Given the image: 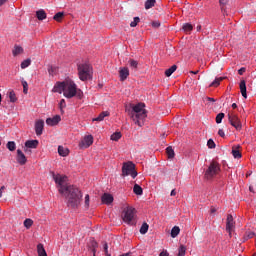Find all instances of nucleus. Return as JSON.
<instances>
[{"instance_id": "1", "label": "nucleus", "mask_w": 256, "mask_h": 256, "mask_svg": "<svg viewBox=\"0 0 256 256\" xmlns=\"http://www.w3.org/2000/svg\"><path fill=\"white\" fill-rule=\"evenodd\" d=\"M52 177L56 185L59 187V193H61V195H63V193H67L68 207H79L81 198L83 197L79 188L71 185H65V183H67V176L53 173Z\"/></svg>"}, {"instance_id": "2", "label": "nucleus", "mask_w": 256, "mask_h": 256, "mask_svg": "<svg viewBox=\"0 0 256 256\" xmlns=\"http://www.w3.org/2000/svg\"><path fill=\"white\" fill-rule=\"evenodd\" d=\"M54 93H63L66 99H73L77 95V84L71 79H66L63 82H57L53 88Z\"/></svg>"}, {"instance_id": "3", "label": "nucleus", "mask_w": 256, "mask_h": 256, "mask_svg": "<svg viewBox=\"0 0 256 256\" xmlns=\"http://www.w3.org/2000/svg\"><path fill=\"white\" fill-rule=\"evenodd\" d=\"M131 119L138 127H143L145 119H147V110H145V103H138L132 105V111L129 112Z\"/></svg>"}, {"instance_id": "4", "label": "nucleus", "mask_w": 256, "mask_h": 256, "mask_svg": "<svg viewBox=\"0 0 256 256\" xmlns=\"http://www.w3.org/2000/svg\"><path fill=\"white\" fill-rule=\"evenodd\" d=\"M78 75L80 81H89L93 79V69L89 64H78Z\"/></svg>"}, {"instance_id": "5", "label": "nucleus", "mask_w": 256, "mask_h": 256, "mask_svg": "<svg viewBox=\"0 0 256 256\" xmlns=\"http://www.w3.org/2000/svg\"><path fill=\"white\" fill-rule=\"evenodd\" d=\"M219 171H221L219 163L217 161H212L208 169L205 171L204 177L209 181L213 179V177H216V175H219Z\"/></svg>"}, {"instance_id": "6", "label": "nucleus", "mask_w": 256, "mask_h": 256, "mask_svg": "<svg viewBox=\"0 0 256 256\" xmlns=\"http://www.w3.org/2000/svg\"><path fill=\"white\" fill-rule=\"evenodd\" d=\"M129 175L132 179H135L138 175L137 170H135V164L131 161L124 162L122 166V177H129Z\"/></svg>"}, {"instance_id": "7", "label": "nucleus", "mask_w": 256, "mask_h": 256, "mask_svg": "<svg viewBox=\"0 0 256 256\" xmlns=\"http://www.w3.org/2000/svg\"><path fill=\"white\" fill-rule=\"evenodd\" d=\"M122 219L127 225H133V219H135V208L127 207L122 212Z\"/></svg>"}, {"instance_id": "8", "label": "nucleus", "mask_w": 256, "mask_h": 256, "mask_svg": "<svg viewBox=\"0 0 256 256\" xmlns=\"http://www.w3.org/2000/svg\"><path fill=\"white\" fill-rule=\"evenodd\" d=\"M235 229V220H233V215L228 214L226 219V231L229 233V237L232 236V233Z\"/></svg>"}, {"instance_id": "9", "label": "nucleus", "mask_w": 256, "mask_h": 256, "mask_svg": "<svg viewBox=\"0 0 256 256\" xmlns=\"http://www.w3.org/2000/svg\"><path fill=\"white\" fill-rule=\"evenodd\" d=\"M228 121L232 125V127H235L237 131L241 129V120H239V117L235 114H228Z\"/></svg>"}, {"instance_id": "10", "label": "nucleus", "mask_w": 256, "mask_h": 256, "mask_svg": "<svg viewBox=\"0 0 256 256\" xmlns=\"http://www.w3.org/2000/svg\"><path fill=\"white\" fill-rule=\"evenodd\" d=\"M93 145V136L88 135L83 138V140L79 143V147L81 149H87Z\"/></svg>"}, {"instance_id": "11", "label": "nucleus", "mask_w": 256, "mask_h": 256, "mask_svg": "<svg viewBox=\"0 0 256 256\" xmlns=\"http://www.w3.org/2000/svg\"><path fill=\"white\" fill-rule=\"evenodd\" d=\"M43 129H45V121L36 120V122H35V133L38 137H41V135H43Z\"/></svg>"}, {"instance_id": "12", "label": "nucleus", "mask_w": 256, "mask_h": 256, "mask_svg": "<svg viewBox=\"0 0 256 256\" xmlns=\"http://www.w3.org/2000/svg\"><path fill=\"white\" fill-rule=\"evenodd\" d=\"M16 161L19 163V165H25L27 163V157L23 151H21V149L17 150Z\"/></svg>"}, {"instance_id": "13", "label": "nucleus", "mask_w": 256, "mask_h": 256, "mask_svg": "<svg viewBox=\"0 0 256 256\" xmlns=\"http://www.w3.org/2000/svg\"><path fill=\"white\" fill-rule=\"evenodd\" d=\"M61 121V116L56 115L53 118H48L46 120V125H49L50 127H55L59 122Z\"/></svg>"}, {"instance_id": "14", "label": "nucleus", "mask_w": 256, "mask_h": 256, "mask_svg": "<svg viewBox=\"0 0 256 256\" xmlns=\"http://www.w3.org/2000/svg\"><path fill=\"white\" fill-rule=\"evenodd\" d=\"M101 201L104 205H111L113 203V195L104 193L101 197Z\"/></svg>"}, {"instance_id": "15", "label": "nucleus", "mask_w": 256, "mask_h": 256, "mask_svg": "<svg viewBox=\"0 0 256 256\" xmlns=\"http://www.w3.org/2000/svg\"><path fill=\"white\" fill-rule=\"evenodd\" d=\"M120 81H125L129 77V68L121 67L119 70Z\"/></svg>"}, {"instance_id": "16", "label": "nucleus", "mask_w": 256, "mask_h": 256, "mask_svg": "<svg viewBox=\"0 0 256 256\" xmlns=\"http://www.w3.org/2000/svg\"><path fill=\"white\" fill-rule=\"evenodd\" d=\"M39 146V140H27L25 142L26 149H37Z\"/></svg>"}, {"instance_id": "17", "label": "nucleus", "mask_w": 256, "mask_h": 256, "mask_svg": "<svg viewBox=\"0 0 256 256\" xmlns=\"http://www.w3.org/2000/svg\"><path fill=\"white\" fill-rule=\"evenodd\" d=\"M239 87H240V93L242 97H244V99H247V84L245 80L240 81Z\"/></svg>"}, {"instance_id": "18", "label": "nucleus", "mask_w": 256, "mask_h": 256, "mask_svg": "<svg viewBox=\"0 0 256 256\" xmlns=\"http://www.w3.org/2000/svg\"><path fill=\"white\" fill-rule=\"evenodd\" d=\"M240 149H241V146L239 145L232 147V155L234 159H241L242 155H241Z\"/></svg>"}, {"instance_id": "19", "label": "nucleus", "mask_w": 256, "mask_h": 256, "mask_svg": "<svg viewBox=\"0 0 256 256\" xmlns=\"http://www.w3.org/2000/svg\"><path fill=\"white\" fill-rule=\"evenodd\" d=\"M219 3L223 15H227V5L229 4V0H219Z\"/></svg>"}, {"instance_id": "20", "label": "nucleus", "mask_w": 256, "mask_h": 256, "mask_svg": "<svg viewBox=\"0 0 256 256\" xmlns=\"http://www.w3.org/2000/svg\"><path fill=\"white\" fill-rule=\"evenodd\" d=\"M36 17L38 21H43L44 19H47V13H45V10L41 9L36 12Z\"/></svg>"}, {"instance_id": "21", "label": "nucleus", "mask_w": 256, "mask_h": 256, "mask_svg": "<svg viewBox=\"0 0 256 256\" xmlns=\"http://www.w3.org/2000/svg\"><path fill=\"white\" fill-rule=\"evenodd\" d=\"M58 154L61 157H67L69 155V149H67L63 146H58Z\"/></svg>"}, {"instance_id": "22", "label": "nucleus", "mask_w": 256, "mask_h": 256, "mask_svg": "<svg viewBox=\"0 0 256 256\" xmlns=\"http://www.w3.org/2000/svg\"><path fill=\"white\" fill-rule=\"evenodd\" d=\"M105 117H109V111H103L101 112L98 117L94 118L93 121H103Z\"/></svg>"}, {"instance_id": "23", "label": "nucleus", "mask_w": 256, "mask_h": 256, "mask_svg": "<svg viewBox=\"0 0 256 256\" xmlns=\"http://www.w3.org/2000/svg\"><path fill=\"white\" fill-rule=\"evenodd\" d=\"M21 53H23V47L21 46H14V49L12 50V55L14 57H17V55H21Z\"/></svg>"}, {"instance_id": "24", "label": "nucleus", "mask_w": 256, "mask_h": 256, "mask_svg": "<svg viewBox=\"0 0 256 256\" xmlns=\"http://www.w3.org/2000/svg\"><path fill=\"white\" fill-rule=\"evenodd\" d=\"M225 77H217L215 80L209 85V87H219L221 85V81H223Z\"/></svg>"}, {"instance_id": "25", "label": "nucleus", "mask_w": 256, "mask_h": 256, "mask_svg": "<svg viewBox=\"0 0 256 256\" xmlns=\"http://www.w3.org/2000/svg\"><path fill=\"white\" fill-rule=\"evenodd\" d=\"M175 71H177V65H172L169 69L165 71L166 77H171L173 73H175Z\"/></svg>"}, {"instance_id": "26", "label": "nucleus", "mask_w": 256, "mask_h": 256, "mask_svg": "<svg viewBox=\"0 0 256 256\" xmlns=\"http://www.w3.org/2000/svg\"><path fill=\"white\" fill-rule=\"evenodd\" d=\"M37 251L39 256H47V252L45 251V248L43 247V244L37 245Z\"/></svg>"}, {"instance_id": "27", "label": "nucleus", "mask_w": 256, "mask_h": 256, "mask_svg": "<svg viewBox=\"0 0 256 256\" xmlns=\"http://www.w3.org/2000/svg\"><path fill=\"white\" fill-rule=\"evenodd\" d=\"M179 233H181V229L179 228V226H174L171 230V237L175 239V237H177Z\"/></svg>"}, {"instance_id": "28", "label": "nucleus", "mask_w": 256, "mask_h": 256, "mask_svg": "<svg viewBox=\"0 0 256 256\" xmlns=\"http://www.w3.org/2000/svg\"><path fill=\"white\" fill-rule=\"evenodd\" d=\"M128 64L131 67V69H133L134 71H137V68L139 67V62H137V60L130 59L128 61Z\"/></svg>"}, {"instance_id": "29", "label": "nucleus", "mask_w": 256, "mask_h": 256, "mask_svg": "<svg viewBox=\"0 0 256 256\" xmlns=\"http://www.w3.org/2000/svg\"><path fill=\"white\" fill-rule=\"evenodd\" d=\"M182 29H183L184 33H190L193 31V25L189 24V23H185V24H183Z\"/></svg>"}, {"instance_id": "30", "label": "nucleus", "mask_w": 256, "mask_h": 256, "mask_svg": "<svg viewBox=\"0 0 256 256\" xmlns=\"http://www.w3.org/2000/svg\"><path fill=\"white\" fill-rule=\"evenodd\" d=\"M147 231H149V224H147V222H144L140 227V233L141 235H145Z\"/></svg>"}, {"instance_id": "31", "label": "nucleus", "mask_w": 256, "mask_h": 256, "mask_svg": "<svg viewBox=\"0 0 256 256\" xmlns=\"http://www.w3.org/2000/svg\"><path fill=\"white\" fill-rule=\"evenodd\" d=\"M166 153L168 155V159H173V157H175V151L173 150V147H171V146L166 148Z\"/></svg>"}, {"instance_id": "32", "label": "nucleus", "mask_w": 256, "mask_h": 256, "mask_svg": "<svg viewBox=\"0 0 256 256\" xmlns=\"http://www.w3.org/2000/svg\"><path fill=\"white\" fill-rule=\"evenodd\" d=\"M8 97H9L11 103L17 102V95L15 94V91H13V90L9 91Z\"/></svg>"}, {"instance_id": "33", "label": "nucleus", "mask_w": 256, "mask_h": 256, "mask_svg": "<svg viewBox=\"0 0 256 256\" xmlns=\"http://www.w3.org/2000/svg\"><path fill=\"white\" fill-rule=\"evenodd\" d=\"M133 191L135 195H143V188H141L139 184L134 185Z\"/></svg>"}, {"instance_id": "34", "label": "nucleus", "mask_w": 256, "mask_h": 256, "mask_svg": "<svg viewBox=\"0 0 256 256\" xmlns=\"http://www.w3.org/2000/svg\"><path fill=\"white\" fill-rule=\"evenodd\" d=\"M155 0H147L145 2V9H151L152 7H155Z\"/></svg>"}, {"instance_id": "35", "label": "nucleus", "mask_w": 256, "mask_h": 256, "mask_svg": "<svg viewBox=\"0 0 256 256\" xmlns=\"http://www.w3.org/2000/svg\"><path fill=\"white\" fill-rule=\"evenodd\" d=\"M7 149H9L10 151H15V149H17V145L15 144L14 141H9L6 145Z\"/></svg>"}, {"instance_id": "36", "label": "nucleus", "mask_w": 256, "mask_h": 256, "mask_svg": "<svg viewBox=\"0 0 256 256\" xmlns=\"http://www.w3.org/2000/svg\"><path fill=\"white\" fill-rule=\"evenodd\" d=\"M22 87H23V93L27 95L29 91V84L27 83V81L22 80Z\"/></svg>"}, {"instance_id": "37", "label": "nucleus", "mask_w": 256, "mask_h": 256, "mask_svg": "<svg viewBox=\"0 0 256 256\" xmlns=\"http://www.w3.org/2000/svg\"><path fill=\"white\" fill-rule=\"evenodd\" d=\"M121 139V132H115L111 135L112 141H119Z\"/></svg>"}, {"instance_id": "38", "label": "nucleus", "mask_w": 256, "mask_h": 256, "mask_svg": "<svg viewBox=\"0 0 256 256\" xmlns=\"http://www.w3.org/2000/svg\"><path fill=\"white\" fill-rule=\"evenodd\" d=\"M31 65V59H26L21 63V69H27Z\"/></svg>"}, {"instance_id": "39", "label": "nucleus", "mask_w": 256, "mask_h": 256, "mask_svg": "<svg viewBox=\"0 0 256 256\" xmlns=\"http://www.w3.org/2000/svg\"><path fill=\"white\" fill-rule=\"evenodd\" d=\"M63 12H58L54 15L53 19L54 21H57L58 23L61 21V19H63Z\"/></svg>"}, {"instance_id": "40", "label": "nucleus", "mask_w": 256, "mask_h": 256, "mask_svg": "<svg viewBox=\"0 0 256 256\" xmlns=\"http://www.w3.org/2000/svg\"><path fill=\"white\" fill-rule=\"evenodd\" d=\"M32 225H33V221L31 220V218H27L24 221V227H26V229H31Z\"/></svg>"}, {"instance_id": "41", "label": "nucleus", "mask_w": 256, "mask_h": 256, "mask_svg": "<svg viewBox=\"0 0 256 256\" xmlns=\"http://www.w3.org/2000/svg\"><path fill=\"white\" fill-rule=\"evenodd\" d=\"M186 251H187V248H185L184 245H181V246L179 247L178 255H177V256H185Z\"/></svg>"}, {"instance_id": "42", "label": "nucleus", "mask_w": 256, "mask_h": 256, "mask_svg": "<svg viewBox=\"0 0 256 256\" xmlns=\"http://www.w3.org/2000/svg\"><path fill=\"white\" fill-rule=\"evenodd\" d=\"M224 117H225V113H223V112L217 114V116H216V123L217 124L222 123Z\"/></svg>"}, {"instance_id": "43", "label": "nucleus", "mask_w": 256, "mask_h": 256, "mask_svg": "<svg viewBox=\"0 0 256 256\" xmlns=\"http://www.w3.org/2000/svg\"><path fill=\"white\" fill-rule=\"evenodd\" d=\"M141 21V18L139 17H134V20L130 23V27H137Z\"/></svg>"}, {"instance_id": "44", "label": "nucleus", "mask_w": 256, "mask_h": 256, "mask_svg": "<svg viewBox=\"0 0 256 256\" xmlns=\"http://www.w3.org/2000/svg\"><path fill=\"white\" fill-rule=\"evenodd\" d=\"M97 247H99V244L97 243V241H95V239L91 238L90 239V249H97Z\"/></svg>"}, {"instance_id": "45", "label": "nucleus", "mask_w": 256, "mask_h": 256, "mask_svg": "<svg viewBox=\"0 0 256 256\" xmlns=\"http://www.w3.org/2000/svg\"><path fill=\"white\" fill-rule=\"evenodd\" d=\"M59 107H60L61 113H63V109H65L67 107V103L65 102V99H62L60 101Z\"/></svg>"}, {"instance_id": "46", "label": "nucleus", "mask_w": 256, "mask_h": 256, "mask_svg": "<svg viewBox=\"0 0 256 256\" xmlns=\"http://www.w3.org/2000/svg\"><path fill=\"white\" fill-rule=\"evenodd\" d=\"M207 146L209 149H215V141H213V139H209L207 142Z\"/></svg>"}, {"instance_id": "47", "label": "nucleus", "mask_w": 256, "mask_h": 256, "mask_svg": "<svg viewBox=\"0 0 256 256\" xmlns=\"http://www.w3.org/2000/svg\"><path fill=\"white\" fill-rule=\"evenodd\" d=\"M152 27H154V29L161 27V22H159V21L152 22Z\"/></svg>"}, {"instance_id": "48", "label": "nucleus", "mask_w": 256, "mask_h": 256, "mask_svg": "<svg viewBox=\"0 0 256 256\" xmlns=\"http://www.w3.org/2000/svg\"><path fill=\"white\" fill-rule=\"evenodd\" d=\"M85 205L86 207H89V194L85 196Z\"/></svg>"}, {"instance_id": "49", "label": "nucleus", "mask_w": 256, "mask_h": 256, "mask_svg": "<svg viewBox=\"0 0 256 256\" xmlns=\"http://www.w3.org/2000/svg\"><path fill=\"white\" fill-rule=\"evenodd\" d=\"M218 135H219L220 137H225V131H223V129H219Z\"/></svg>"}, {"instance_id": "50", "label": "nucleus", "mask_w": 256, "mask_h": 256, "mask_svg": "<svg viewBox=\"0 0 256 256\" xmlns=\"http://www.w3.org/2000/svg\"><path fill=\"white\" fill-rule=\"evenodd\" d=\"M104 251H105V255L109 253V246L107 245V243L104 244Z\"/></svg>"}, {"instance_id": "51", "label": "nucleus", "mask_w": 256, "mask_h": 256, "mask_svg": "<svg viewBox=\"0 0 256 256\" xmlns=\"http://www.w3.org/2000/svg\"><path fill=\"white\" fill-rule=\"evenodd\" d=\"M159 256H169V252H167V250L162 251Z\"/></svg>"}, {"instance_id": "52", "label": "nucleus", "mask_w": 256, "mask_h": 256, "mask_svg": "<svg viewBox=\"0 0 256 256\" xmlns=\"http://www.w3.org/2000/svg\"><path fill=\"white\" fill-rule=\"evenodd\" d=\"M245 71H246L245 67H242V68H240V69L238 70V73H239L240 75H243V73H245Z\"/></svg>"}, {"instance_id": "53", "label": "nucleus", "mask_w": 256, "mask_h": 256, "mask_svg": "<svg viewBox=\"0 0 256 256\" xmlns=\"http://www.w3.org/2000/svg\"><path fill=\"white\" fill-rule=\"evenodd\" d=\"M3 191H5V186H2V187L0 188V198L3 197Z\"/></svg>"}, {"instance_id": "54", "label": "nucleus", "mask_w": 256, "mask_h": 256, "mask_svg": "<svg viewBox=\"0 0 256 256\" xmlns=\"http://www.w3.org/2000/svg\"><path fill=\"white\" fill-rule=\"evenodd\" d=\"M171 197H175L177 195V192L175 191V189H173L170 193Z\"/></svg>"}, {"instance_id": "55", "label": "nucleus", "mask_w": 256, "mask_h": 256, "mask_svg": "<svg viewBox=\"0 0 256 256\" xmlns=\"http://www.w3.org/2000/svg\"><path fill=\"white\" fill-rule=\"evenodd\" d=\"M206 100H207V101H211L212 103H215V100H214V98H211V97H206Z\"/></svg>"}, {"instance_id": "56", "label": "nucleus", "mask_w": 256, "mask_h": 256, "mask_svg": "<svg viewBox=\"0 0 256 256\" xmlns=\"http://www.w3.org/2000/svg\"><path fill=\"white\" fill-rule=\"evenodd\" d=\"M210 213H211V215H213L214 213H217V209L211 208Z\"/></svg>"}, {"instance_id": "57", "label": "nucleus", "mask_w": 256, "mask_h": 256, "mask_svg": "<svg viewBox=\"0 0 256 256\" xmlns=\"http://www.w3.org/2000/svg\"><path fill=\"white\" fill-rule=\"evenodd\" d=\"M48 73H49V75H53V67H50V68L48 69Z\"/></svg>"}, {"instance_id": "58", "label": "nucleus", "mask_w": 256, "mask_h": 256, "mask_svg": "<svg viewBox=\"0 0 256 256\" xmlns=\"http://www.w3.org/2000/svg\"><path fill=\"white\" fill-rule=\"evenodd\" d=\"M5 3H7V0H0V7H1L2 5H5Z\"/></svg>"}, {"instance_id": "59", "label": "nucleus", "mask_w": 256, "mask_h": 256, "mask_svg": "<svg viewBox=\"0 0 256 256\" xmlns=\"http://www.w3.org/2000/svg\"><path fill=\"white\" fill-rule=\"evenodd\" d=\"M91 251L93 253V256L97 253V248H91Z\"/></svg>"}, {"instance_id": "60", "label": "nucleus", "mask_w": 256, "mask_h": 256, "mask_svg": "<svg viewBox=\"0 0 256 256\" xmlns=\"http://www.w3.org/2000/svg\"><path fill=\"white\" fill-rule=\"evenodd\" d=\"M190 73H191L192 75H197V73H199V70H197V71H190Z\"/></svg>"}, {"instance_id": "61", "label": "nucleus", "mask_w": 256, "mask_h": 256, "mask_svg": "<svg viewBox=\"0 0 256 256\" xmlns=\"http://www.w3.org/2000/svg\"><path fill=\"white\" fill-rule=\"evenodd\" d=\"M232 108H233V109H237V104H236V103H233V104H232Z\"/></svg>"}, {"instance_id": "62", "label": "nucleus", "mask_w": 256, "mask_h": 256, "mask_svg": "<svg viewBox=\"0 0 256 256\" xmlns=\"http://www.w3.org/2000/svg\"><path fill=\"white\" fill-rule=\"evenodd\" d=\"M196 29L197 31H201V25H198Z\"/></svg>"}, {"instance_id": "63", "label": "nucleus", "mask_w": 256, "mask_h": 256, "mask_svg": "<svg viewBox=\"0 0 256 256\" xmlns=\"http://www.w3.org/2000/svg\"><path fill=\"white\" fill-rule=\"evenodd\" d=\"M106 256H111V254H109V252H107Z\"/></svg>"}, {"instance_id": "64", "label": "nucleus", "mask_w": 256, "mask_h": 256, "mask_svg": "<svg viewBox=\"0 0 256 256\" xmlns=\"http://www.w3.org/2000/svg\"><path fill=\"white\" fill-rule=\"evenodd\" d=\"M252 256H256V253H254Z\"/></svg>"}]
</instances>
